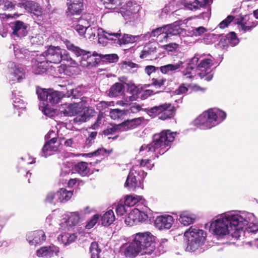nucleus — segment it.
I'll return each mask as SVG.
<instances>
[{
    "instance_id": "obj_1",
    "label": "nucleus",
    "mask_w": 258,
    "mask_h": 258,
    "mask_svg": "<svg viewBox=\"0 0 258 258\" xmlns=\"http://www.w3.org/2000/svg\"><path fill=\"white\" fill-rule=\"evenodd\" d=\"M253 218V214L242 212L241 214L229 213L218 217L211 224V229L218 236L230 235L238 239L240 236L241 229L246 223L247 220Z\"/></svg>"
},
{
    "instance_id": "obj_2",
    "label": "nucleus",
    "mask_w": 258,
    "mask_h": 258,
    "mask_svg": "<svg viewBox=\"0 0 258 258\" xmlns=\"http://www.w3.org/2000/svg\"><path fill=\"white\" fill-rule=\"evenodd\" d=\"M205 54L196 53L195 56L186 61L179 60L174 64H168L160 68L162 73L166 74L169 72H175L182 69V74L187 78H192V71L205 69L206 71L210 69L213 60L211 58H202Z\"/></svg>"
},
{
    "instance_id": "obj_3",
    "label": "nucleus",
    "mask_w": 258,
    "mask_h": 258,
    "mask_svg": "<svg viewBox=\"0 0 258 258\" xmlns=\"http://www.w3.org/2000/svg\"><path fill=\"white\" fill-rule=\"evenodd\" d=\"M176 134V132H171L170 130H167L154 135L151 143L143 144L140 147V154L147 156L154 154L153 159L158 158L169 150Z\"/></svg>"
},
{
    "instance_id": "obj_4",
    "label": "nucleus",
    "mask_w": 258,
    "mask_h": 258,
    "mask_svg": "<svg viewBox=\"0 0 258 258\" xmlns=\"http://www.w3.org/2000/svg\"><path fill=\"white\" fill-rule=\"evenodd\" d=\"M63 42L68 50L74 53L77 57H80L77 62L83 68L91 69L96 67L100 62V54L96 51H87L67 39Z\"/></svg>"
},
{
    "instance_id": "obj_5",
    "label": "nucleus",
    "mask_w": 258,
    "mask_h": 258,
    "mask_svg": "<svg viewBox=\"0 0 258 258\" xmlns=\"http://www.w3.org/2000/svg\"><path fill=\"white\" fill-rule=\"evenodd\" d=\"M226 113L218 108H212L204 112L194 121L195 125L202 130L210 129L223 121Z\"/></svg>"
},
{
    "instance_id": "obj_6",
    "label": "nucleus",
    "mask_w": 258,
    "mask_h": 258,
    "mask_svg": "<svg viewBox=\"0 0 258 258\" xmlns=\"http://www.w3.org/2000/svg\"><path fill=\"white\" fill-rule=\"evenodd\" d=\"M47 56V61L51 63H59L63 61L66 64L75 67L78 63L70 56L68 51L59 46H50L45 51Z\"/></svg>"
},
{
    "instance_id": "obj_7",
    "label": "nucleus",
    "mask_w": 258,
    "mask_h": 258,
    "mask_svg": "<svg viewBox=\"0 0 258 258\" xmlns=\"http://www.w3.org/2000/svg\"><path fill=\"white\" fill-rule=\"evenodd\" d=\"M206 232L203 230L190 227L184 233L186 243V250L194 251L203 245L206 240Z\"/></svg>"
},
{
    "instance_id": "obj_8",
    "label": "nucleus",
    "mask_w": 258,
    "mask_h": 258,
    "mask_svg": "<svg viewBox=\"0 0 258 258\" xmlns=\"http://www.w3.org/2000/svg\"><path fill=\"white\" fill-rule=\"evenodd\" d=\"M134 241L139 247L142 254H152L155 248V237L150 232H140L134 237Z\"/></svg>"
},
{
    "instance_id": "obj_9",
    "label": "nucleus",
    "mask_w": 258,
    "mask_h": 258,
    "mask_svg": "<svg viewBox=\"0 0 258 258\" xmlns=\"http://www.w3.org/2000/svg\"><path fill=\"white\" fill-rule=\"evenodd\" d=\"M175 108L170 103H165L147 109V112L150 115L158 114L159 119L165 120L173 117Z\"/></svg>"
},
{
    "instance_id": "obj_10",
    "label": "nucleus",
    "mask_w": 258,
    "mask_h": 258,
    "mask_svg": "<svg viewBox=\"0 0 258 258\" xmlns=\"http://www.w3.org/2000/svg\"><path fill=\"white\" fill-rule=\"evenodd\" d=\"M110 34V32H106L102 28L89 26H87L85 37L90 41H93L97 38L99 43H103V39L109 40Z\"/></svg>"
},
{
    "instance_id": "obj_11",
    "label": "nucleus",
    "mask_w": 258,
    "mask_h": 258,
    "mask_svg": "<svg viewBox=\"0 0 258 258\" xmlns=\"http://www.w3.org/2000/svg\"><path fill=\"white\" fill-rule=\"evenodd\" d=\"M10 82L14 83L16 81L20 82L25 77V70L21 65H16L13 62H9L8 64Z\"/></svg>"
},
{
    "instance_id": "obj_12",
    "label": "nucleus",
    "mask_w": 258,
    "mask_h": 258,
    "mask_svg": "<svg viewBox=\"0 0 258 258\" xmlns=\"http://www.w3.org/2000/svg\"><path fill=\"white\" fill-rule=\"evenodd\" d=\"M213 3V0H195L192 3H186L185 7L191 11L197 10L199 8L205 7L207 10V12L202 13V17L209 18L211 15L210 6Z\"/></svg>"
},
{
    "instance_id": "obj_13",
    "label": "nucleus",
    "mask_w": 258,
    "mask_h": 258,
    "mask_svg": "<svg viewBox=\"0 0 258 258\" xmlns=\"http://www.w3.org/2000/svg\"><path fill=\"white\" fill-rule=\"evenodd\" d=\"M109 40L119 45L132 43L137 41L139 36H134L127 34H122L120 32L112 33L109 34Z\"/></svg>"
},
{
    "instance_id": "obj_14",
    "label": "nucleus",
    "mask_w": 258,
    "mask_h": 258,
    "mask_svg": "<svg viewBox=\"0 0 258 258\" xmlns=\"http://www.w3.org/2000/svg\"><path fill=\"white\" fill-rule=\"evenodd\" d=\"M96 111L90 107L78 108L77 116L74 118V122L80 124L86 122L91 117L95 115Z\"/></svg>"
},
{
    "instance_id": "obj_15",
    "label": "nucleus",
    "mask_w": 258,
    "mask_h": 258,
    "mask_svg": "<svg viewBox=\"0 0 258 258\" xmlns=\"http://www.w3.org/2000/svg\"><path fill=\"white\" fill-rule=\"evenodd\" d=\"M27 240L31 245L41 244L46 239V236L42 230H37L27 233Z\"/></svg>"
},
{
    "instance_id": "obj_16",
    "label": "nucleus",
    "mask_w": 258,
    "mask_h": 258,
    "mask_svg": "<svg viewBox=\"0 0 258 258\" xmlns=\"http://www.w3.org/2000/svg\"><path fill=\"white\" fill-rule=\"evenodd\" d=\"M67 3L68 16L80 15L83 10V0H71Z\"/></svg>"
},
{
    "instance_id": "obj_17",
    "label": "nucleus",
    "mask_w": 258,
    "mask_h": 258,
    "mask_svg": "<svg viewBox=\"0 0 258 258\" xmlns=\"http://www.w3.org/2000/svg\"><path fill=\"white\" fill-rule=\"evenodd\" d=\"M251 15H246L238 20L237 23L244 33L247 31H251L252 28L255 27L258 24L257 21H250Z\"/></svg>"
},
{
    "instance_id": "obj_18",
    "label": "nucleus",
    "mask_w": 258,
    "mask_h": 258,
    "mask_svg": "<svg viewBox=\"0 0 258 258\" xmlns=\"http://www.w3.org/2000/svg\"><path fill=\"white\" fill-rule=\"evenodd\" d=\"M120 251L122 254L130 258L135 257L139 252H141L139 247L134 240L132 242L123 244Z\"/></svg>"
},
{
    "instance_id": "obj_19",
    "label": "nucleus",
    "mask_w": 258,
    "mask_h": 258,
    "mask_svg": "<svg viewBox=\"0 0 258 258\" xmlns=\"http://www.w3.org/2000/svg\"><path fill=\"white\" fill-rule=\"evenodd\" d=\"M57 141L56 137H52L49 141H46L44 145L40 155L42 157H47L52 155L57 150V147L55 144Z\"/></svg>"
},
{
    "instance_id": "obj_20",
    "label": "nucleus",
    "mask_w": 258,
    "mask_h": 258,
    "mask_svg": "<svg viewBox=\"0 0 258 258\" xmlns=\"http://www.w3.org/2000/svg\"><path fill=\"white\" fill-rule=\"evenodd\" d=\"M239 43V39L237 38L235 33L232 32L225 35H222L219 42L221 47L224 48L228 46H234Z\"/></svg>"
},
{
    "instance_id": "obj_21",
    "label": "nucleus",
    "mask_w": 258,
    "mask_h": 258,
    "mask_svg": "<svg viewBox=\"0 0 258 258\" xmlns=\"http://www.w3.org/2000/svg\"><path fill=\"white\" fill-rule=\"evenodd\" d=\"M173 223V218L170 215L158 216L155 220V226L160 230L169 229Z\"/></svg>"
},
{
    "instance_id": "obj_22",
    "label": "nucleus",
    "mask_w": 258,
    "mask_h": 258,
    "mask_svg": "<svg viewBox=\"0 0 258 258\" xmlns=\"http://www.w3.org/2000/svg\"><path fill=\"white\" fill-rule=\"evenodd\" d=\"M166 35L164 38L169 37L173 35L181 34L184 30L181 28L180 22H175L174 23L165 26Z\"/></svg>"
},
{
    "instance_id": "obj_23",
    "label": "nucleus",
    "mask_w": 258,
    "mask_h": 258,
    "mask_svg": "<svg viewBox=\"0 0 258 258\" xmlns=\"http://www.w3.org/2000/svg\"><path fill=\"white\" fill-rule=\"evenodd\" d=\"M136 168L134 167L131 169L124 184L125 187H128L130 189H135L138 185V181L141 184L140 178H138L136 175Z\"/></svg>"
},
{
    "instance_id": "obj_24",
    "label": "nucleus",
    "mask_w": 258,
    "mask_h": 258,
    "mask_svg": "<svg viewBox=\"0 0 258 258\" xmlns=\"http://www.w3.org/2000/svg\"><path fill=\"white\" fill-rule=\"evenodd\" d=\"M59 251V248L54 245L43 246L37 250V255L41 257L52 256L57 254Z\"/></svg>"
},
{
    "instance_id": "obj_25",
    "label": "nucleus",
    "mask_w": 258,
    "mask_h": 258,
    "mask_svg": "<svg viewBox=\"0 0 258 258\" xmlns=\"http://www.w3.org/2000/svg\"><path fill=\"white\" fill-rule=\"evenodd\" d=\"M63 93L64 91L58 92L49 90L45 102H43V105L56 104L61 98L64 97V95H63Z\"/></svg>"
},
{
    "instance_id": "obj_26",
    "label": "nucleus",
    "mask_w": 258,
    "mask_h": 258,
    "mask_svg": "<svg viewBox=\"0 0 258 258\" xmlns=\"http://www.w3.org/2000/svg\"><path fill=\"white\" fill-rule=\"evenodd\" d=\"M12 29L13 30L12 34L14 39L15 37L22 38L26 36L28 33L27 27L21 21H16L12 26Z\"/></svg>"
},
{
    "instance_id": "obj_27",
    "label": "nucleus",
    "mask_w": 258,
    "mask_h": 258,
    "mask_svg": "<svg viewBox=\"0 0 258 258\" xmlns=\"http://www.w3.org/2000/svg\"><path fill=\"white\" fill-rule=\"evenodd\" d=\"M22 7L24 8L29 13L38 16L41 14V8L36 3L32 1H27L22 4Z\"/></svg>"
},
{
    "instance_id": "obj_28",
    "label": "nucleus",
    "mask_w": 258,
    "mask_h": 258,
    "mask_svg": "<svg viewBox=\"0 0 258 258\" xmlns=\"http://www.w3.org/2000/svg\"><path fill=\"white\" fill-rule=\"evenodd\" d=\"M144 120V118L143 117L127 120L121 123V127L123 132L134 129L140 125Z\"/></svg>"
},
{
    "instance_id": "obj_29",
    "label": "nucleus",
    "mask_w": 258,
    "mask_h": 258,
    "mask_svg": "<svg viewBox=\"0 0 258 258\" xmlns=\"http://www.w3.org/2000/svg\"><path fill=\"white\" fill-rule=\"evenodd\" d=\"M66 90L67 91L64 92L63 95H64V97H72V99L81 98L85 91L84 88L81 86H79L75 89H68V88H66Z\"/></svg>"
},
{
    "instance_id": "obj_30",
    "label": "nucleus",
    "mask_w": 258,
    "mask_h": 258,
    "mask_svg": "<svg viewBox=\"0 0 258 258\" xmlns=\"http://www.w3.org/2000/svg\"><path fill=\"white\" fill-rule=\"evenodd\" d=\"M169 246L168 240L166 238H162L159 241L157 247H156V243H155V248L153 250V253L154 255H160L163 253L168 249Z\"/></svg>"
},
{
    "instance_id": "obj_31",
    "label": "nucleus",
    "mask_w": 258,
    "mask_h": 258,
    "mask_svg": "<svg viewBox=\"0 0 258 258\" xmlns=\"http://www.w3.org/2000/svg\"><path fill=\"white\" fill-rule=\"evenodd\" d=\"M178 219L183 225L187 226L195 222L196 217L194 215L185 211L179 215Z\"/></svg>"
},
{
    "instance_id": "obj_32",
    "label": "nucleus",
    "mask_w": 258,
    "mask_h": 258,
    "mask_svg": "<svg viewBox=\"0 0 258 258\" xmlns=\"http://www.w3.org/2000/svg\"><path fill=\"white\" fill-rule=\"evenodd\" d=\"M105 5L106 8L115 9L116 6L125 7L128 1L131 0H100Z\"/></svg>"
},
{
    "instance_id": "obj_33",
    "label": "nucleus",
    "mask_w": 258,
    "mask_h": 258,
    "mask_svg": "<svg viewBox=\"0 0 258 258\" xmlns=\"http://www.w3.org/2000/svg\"><path fill=\"white\" fill-rule=\"evenodd\" d=\"M73 170L82 176H87L89 174L90 169L88 163L85 162H80L73 167Z\"/></svg>"
},
{
    "instance_id": "obj_34",
    "label": "nucleus",
    "mask_w": 258,
    "mask_h": 258,
    "mask_svg": "<svg viewBox=\"0 0 258 258\" xmlns=\"http://www.w3.org/2000/svg\"><path fill=\"white\" fill-rule=\"evenodd\" d=\"M124 91V85L121 83H116L110 88L108 94L110 97H116L122 95Z\"/></svg>"
},
{
    "instance_id": "obj_35",
    "label": "nucleus",
    "mask_w": 258,
    "mask_h": 258,
    "mask_svg": "<svg viewBox=\"0 0 258 258\" xmlns=\"http://www.w3.org/2000/svg\"><path fill=\"white\" fill-rule=\"evenodd\" d=\"M64 105L65 107L62 106L59 109L61 114L66 116H77L78 108L75 105L69 104Z\"/></svg>"
},
{
    "instance_id": "obj_36",
    "label": "nucleus",
    "mask_w": 258,
    "mask_h": 258,
    "mask_svg": "<svg viewBox=\"0 0 258 258\" xmlns=\"http://www.w3.org/2000/svg\"><path fill=\"white\" fill-rule=\"evenodd\" d=\"M73 195L72 191H68L66 189L62 188L56 192L57 199L59 202L63 203L69 201Z\"/></svg>"
},
{
    "instance_id": "obj_37",
    "label": "nucleus",
    "mask_w": 258,
    "mask_h": 258,
    "mask_svg": "<svg viewBox=\"0 0 258 258\" xmlns=\"http://www.w3.org/2000/svg\"><path fill=\"white\" fill-rule=\"evenodd\" d=\"M255 217L253 215V218H250V219L247 220V222L245 224L241 229V233L243 232V229L245 226L247 225L245 229L248 233H255L258 231V223H255Z\"/></svg>"
},
{
    "instance_id": "obj_38",
    "label": "nucleus",
    "mask_w": 258,
    "mask_h": 258,
    "mask_svg": "<svg viewBox=\"0 0 258 258\" xmlns=\"http://www.w3.org/2000/svg\"><path fill=\"white\" fill-rule=\"evenodd\" d=\"M115 220V216L112 210H110L104 213L101 217V223L104 226H109Z\"/></svg>"
},
{
    "instance_id": "obj_39",
    "label": "nucleus",
    "mask_w": 258,
    "mask_h": 258,
    "mask_svg": "<svg viewBox=\"0 0 258 258\" xmlns=\"http://www.w3.org/2000/svg\"><path fill=\"white\" fill-rule=\"evenodd\" d=\"M139 210L136 208L133 209L128 214L127 217L124 220L125 223L128 226H132L138 222V214H139Z\"/></svg>"
},
{
    "instance_id": "obj_40",
    "label": "nucleus",
    "mask_w": 258,
    "mask_h": 258,
    "mask_svg": "<svg viewBox=\"0 0 258 258\" xmlns=\"http://www.w3.org/2000/svg\"><path fill=\"white\" fill-rule=\"evenodd\" d=\"M77 236L74 234L64 233L59 235L58 240L65 245L69 244L75 241Z\"/></svg>"
},
{
    "instance_id": "obj_41",
    "label": "nucleus",
    "mask_w": 258,
    "mask_h": 258,
    "mask_svg": "<svg viewBox=\"0 0 258 258\" xmlns=\"http://www.w3.org/2000/svg\"><path fill=\"white\" fill-rule=\"evenodd\" d=\"M142 200V197L137 195L127 196L123 203L126 207H133Z\"/></svg>"
},
{
    "instance_id": "obj_42",
    "label": "nucleus",
    "mask_w": 258,
    "mask_h": 258,
    "mask_svg": "<svg viewBox=\"0 0 258 258\" xmlns=\"http://www.w3.org/2000/svg\"><path fill=\"white\" fill-rule=\"evenodd\" d=\"M14 53L16 57L18 58H24L29 54V51L24 48H20L17 45H12Z\"/></svg>"
},
{
    "instance_id": "obj_43",
    "label": "nucleus",
    "mask_w": 258,
    "mask_h": 258,
    "mask_svg": "<svg viewBox=\"0 0 258 258\" xmlns=\"http://www.w3.org/2000/svg\"><path fill=\"white\" fill-rule=\"evenodd\" d=\"M80 220V215L78 212H72L68 216V218L66 221L67 225L70 226L76 225Z\"/></svg>"
},
{
    "instance_id": "obj_44",
    "label": "nucleus",
    "mask_w": 258,
    "mask_h": 258,
    "mask_svg": "<svg viewBox=\"0 0 258 258\" xmlns=\"http://www.w3.org/2000/svg\"><path fill=\"white\" fill-rule=\"evenodd\" d=\"M89 250L91 253V258H99L101 249H99L98 244L96 242L91 243Z\"/></svg>"
},
{
    "instance_id": "obj_45",
    "label": "nucleus",
    "mask_w": 258,
    "mask_h": 258,
    "mask_svg": "<svg viewBox=\"0 0 258 258\" xmlns=\"http://www.w3.org/2000/svg\"><path fill=\"white\" fill-rule=\"evenodd\" d=\"M48 91L49 90H46L41 88L37 87L36 89V93L38 96V99L42 102L40 104L43 105V102H45L47 95L48 94Z\"/></svg>"
},
{
    "instance_id": "obj_46",
    "label": "nucleus",
    "mask_w": 258,
    "mask_h": 258,
    "mask_svg": "<svg viewBox=\"0 0 258 258\" xmlns=\"http://www.w3.org/2000/svg\"><path fill=\"white\" fill-rule=\"evenodd\" d=\"M99 57L100 60L103 59V61L109 63L115 62L118 60V56L116 54H100Z\"/></svg>"
},
{
    "instance_id": "obj_47",
    "label": "nucleus",
    "mask_w": 258,
    "mask_h": 258,
    "mask_svg": "<svg viewBox=\"0 0 258 258\" xmlns=\"http://www.w3.org/2000/svg\"><path fill=\"white\" fill-rule=\"evenodd\" d=\"M47 68V64L34 63L32 67V70L35 74L41 75L46 72Z\"/></svg>"
},
{
    "instance_id": "obj_48",
    "label": "nucleus",
    "mask_w": 258,
    "mask_h": 258,
    "mask_svg": "<svg viewBox=\"0 0 258 258\" xmlns=\"http://www.w3.org/2000/svg\"><path fill=\"white\" fill-rule=\"evenodd\" d=\"M111 152V150L109 151L107 150L104 148H99L97 150L95 151L94 152L89 153L87 154H84V156L88 157H92L93 156H97L99 155H108Z\"/></svg>"
},
{
    "instance_id": "obj_49",
    "label": "nucleus",
    "mask_w": 258,
    "mask_h": 258,
    "mask_svg": "<svg viewBox=\"0 0 258 258\" xmlns=\"http://www.w3.org/2000/svg\"><path fill=\"white\" fill-rule=\"evenodd\" d=\"M126 11L131 13L136 14L138 12L140 9V6L136 3L132 1H128L125 6Z\"/></svg>"
},
{
    "instance_id": "obj_50",
    "label": "nucleus",
    "mask_w": 258,
    "mask_h": 258,
    "mask_svg": "<svg viewBox=\"0 0 258 258\" xmlns=\"http://www.w3.org/2000/svg\"><path fill=\"white\" fill-rule=\"evenodd\" d=\"M164 34L166 35L165 26L152 30L151 32H148L146 35L148 38L157 37L161 34Z\"/></svg>"
},
{
    "instance_id": "obj_51",
    "label": "nucleus",
    "mask_w": 258,
    "mask_h": 258,
    "mask_svg": "<svg viewBox=\"0 0 258 258\" xmlns=\"http://www.w3.org/2000/svg\"><path fill=\"white\" fill-rule=\"evenodd\" d=\"M34 60H35V63L37 64H47L48 62H49V61H47V56L45 54V52L43 53L37 54L35 58L33 59V61Z\"/></svg>"
},
{
    "instance_id": "obj_52",
    "label": "nucleus",
    "mask_w": 258,
    "mask_h": 258,
    "mask_svg": "<svg viewBox=\"0 0 258 258\" xmlns=\"http://www.w3.org/2000/svg\"><path fill=\"white\" fill-rule=\"evenodd\" d=\"M117 131L123 132L122 126L121 127V123L112 126L111 127H108L106 130L103 131V134L104 135H112Z\"/></svg>"
},
{
    "instance_id": "obj_53",
    "label": "nucleus",
    "mask_w": 258,
    "mask_h": 258,
    "mask_svg": "<svg viewBox=\"0 0 258 258\" xmlns=\"http://www.w3.org/2000/svg\"><path fill=\"white\" fill-rule=\"evenodd\" d=\"M156 51V49L155 47H149L148 46H145L143 50L142 51L140 57L141 58H146L147 56L152 53H155Z\"/></svg>"
},
{
    "instance_id": "obj_54",
    "label": "nucleus",
    "mask_w": 258,
    "mask_h": 258,
    "mask_svg": "<svg viewBox=\"0 0 258 258\" xmlns=\"http://www.w3.org/2000/svg\"><path fill=\"white\" fill-rule=\"evenodd\" d=\"M124 114V111L119 109H111L110 111L109 115L113 119L121 118Z\"/></svg>"
},
{
    "instance_id": "obj_55",
    "label": "nucleus",
    "mask_w": 258,
    "mask_h": 258,
    "mask_svg": "<svg viewBox=\"0 0 258 258\" xmlns=\"http://www.w3.org/2000/svg\"><path fill=\"white\" fill-rule=\"evenodd\" d=\"M13 105L17 109L26 108V104L24 100L18 97H16L13 100Z\"/></svg>"
},
{
    "instance_id": "obj_56",
    "label": "nucleus",
    "mask_w": 258,
    "mask_h": 258,
    "mask_svg": "<svg viewBox=\"0 0 258 258\" xmlns=\"http://www.w3.org/2000/svg\"><path fill=\"white\" fill-rule=\"evenodd\" d=\"M30 41L33 45H42L44 42L43 38L40 34H36L31 36Z\"/></svg>"
},
{
    "instance_id": "obj_57",
    "label": "nucleus",
    "mask_w": 258,
    "mask_h": 258,
    "mask_svg": "<svg viewBox=\"0 0 258 258\" xmlns=\"http://www.w3.org/2000/svg\"><path fill=\"white\" fill-rule=\"evenodd\" d=\"M97 135V132H92L89 133L88 138L86 139L85 146L87 147H90L94 143Z\"/></svg>"
},
{
    "instance_id": "obj_58",
    "label": "nucleus",
    "mask_w": 258,
    "mask_h": 258,
    "mask_svg": "<svg viewBox=\"0 0 258 258\" xmlns=\"http://www.w3.org/2000/svg\"><path fill=\"white\" fill-rule=\"evenodd\" d=\"M166 81V79L153 78L149 86L153 85L156 88H160L164 86Z\"/></svg>"
},
{
    "instance_id": "obj_59",
    "label": "nucleus",
    "mask_w": 258,
    "mask_h": 258,
    "mask_svg": "<svg viewBox=\"0 0 258 258\" xmlns=\"http://www.w3.org/2000/svg\"><path fill=\"white\" fill-rule=\"evenodd\" d=\"M130 90L132 92L133 95L130 97V101H134L137 99L138 97V94L141 93L139 88L137 87L135 85H133L130 87Z\"/></svg>"
},
{
    "instance_id": "obj_60",
    "label": "nucleus",
    "mask_w": 258,
    "mask_h": 258,
    "mask_svg": "<svg viewBox=\"0 0 258 258\" xmlns=\"http://www.w3.org/2000/svg\"><path fill=\"white\" fill-rule=\"evenodd\" d=\"M56 192H50L47 194L45 199V202L50 204H55L57 202H59V201H56Z\"/></svg>"
},
{
    "instance_id": "obj_61",
    "label": "nucleus",
    "mask_w": 258,
    "mask_h": 258,
    "mask_svg": "<svg viewBox=\"0 0 258 258\" xmlns=\"http://www.w3.org/2000/svg\"><path fill=\"white\" fill-rule=\"evenodd\" d=\"M234 17L233 16L229 15L225 19L222 21L219 24V26L221 29L227 27L228 25L233 20Z\"/></svg>"
},
{
    "instance_id": "obj_62",
    "label": "nucleus",
    "mask_w": 258,
    "mask_h": 258,
    "mask_svg": "<svg viewBox=\"0 0 258 258\" xmlns=\"http://www.w3.org/2000/svg\"><path fill=\"white\" fill-rule=\"evenodd\" d=\"M125 205L122 204V202L118 204L116 208V212L117 215L122 216L127 211Z\"/></svg>"
},
{
    "instance_id": "obj_63",
    "label": "nucleus",
    "mask_w": 258,
    "mask_h": 258,
    "mask_svg": "<svg viewBox=\"0 0 258 258\" xmlns=\"http://www.w3.org/2000/svg\"><path fill=\"white\" fill-rule=\"evenodd\" d=\"M99 215L96 214L94 215L92 219L87 224L86 227L88 229L92 228L96 224L98 220H99Z\"/></svg>"
},
{
    "instance_id": "obj_64",
    "label": "nucleus",
    "mask_w": 258,
    "mask_h": 258,
    "mask_svg": "<svg viewBox=\"0 0 258 258\" xmlns=\"http://www.w3.org/2000/svg\"><path fill=\"white\" fill-rule=\"evenodd\" d=\"M122 67L125 69L131 70L132 69H137L139 66L137 64L132 62L131 61H125L123 62Z\"/></svg>"
}]
</instances>
